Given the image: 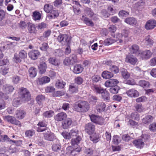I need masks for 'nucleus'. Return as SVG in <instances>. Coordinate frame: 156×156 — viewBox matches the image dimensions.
<instances>
[{
    "label": "nucleus",
    "mask_w": 156,
    "mask_h": 156,
    "mask_svg": "<svg viewBox=\"0 0 156 156\" xmlns=\"http://www.w3.org/2000/svg\"><path fill=\"white\" fill-rule=\"evenodd\" d=\"M106 105L103 102L99 103L96 106V109L99 112L104 111L105 110Z\"/></svg>",
    "instance_id": "c9c22d12"
},
{
    "label": "nucleus",
    "mask_w": 156,
    "mask_h": 156,
    "mask_svg": "<svg viewBox=\"0 0 156 156\" xmlns=\"http://www.w3.org/2000/svg\"><path fill=\"white\" fill-rule=\"evenodd\" d=\"M119 82L116 79H110L105 82V85L107 87H112L116 86Z\"/></svg>",
    "instance_id": "4468645a"
},
{
    "label": "nucleus",
    "mask_w": 156,
    "mask_h": 156,
    "mask_svg": "<svg viewBox=\"0 0 156 156\" xmlns=\"http://www.w3.org/2000/svg\"><path fill=\"white\" fill-rule=\"evenodd\" d=\"M67 153L68 154H71L73 155H74V151L73 147H68L66 148Z\"/></svg>",
    "instance_id": "0e129e2a"
},
{
    "label": "nucleus",
    "mask_w": 156,
    "mask_h": 156,
    "mask_svg": "<svg viewBox=\"0 0 156 156\" xmlns=\"http://www.w3.org/2000/svg\"><path fill=\"white\" fill-rule=\"evenodd\" d=\"M134 107L136 110L139 112H143L144 110V108L143 107L142 105L140 103H136L134 105Z\"/></svg>",
    "instance_id": "37998d69"
},
{
    "label": "nucleus",
    "mask_w": 156,
    "mask_h": 156,
    "mask_svg": "<svg viewBox=\"0 0 156 156\" xmlns=\"http://www.w3.org/2000/svg\"><path fill=\"white\" fill-rule=\"evenodd\" d=\"M78 132V131L77 129H72L69 132L70 138L76 136Z\"/></svg>",
    "instance_id": "680f3d73"
},
{
    "label": "nucleus",
    "mask_w": 156,
    "mask_h": 156,
    "mask_svg": "<svg viewBox=\"0 0 156 156\" xmlns=\"http://www.w3.org/2000/svg\"><path fill=\"white\" fill-rule=\"evenodd\" d=\"M85 131L89 135L93 134L95 131V126L92 123H89L85 126Z\"/></svg>",
    "instance_id": "1a4fd4ad"
},
{
    "label": "nucleus",
    "mask_w": 156,
    "mask_h": 156,
    "mask_svg": "<svg viewBox=\"0 0 156 156\" xmlns=\"http://www.w3.org/2000/svg\"><path fill=\"white\" fill-rule=\"evenodd\" d=\"M35 133V131L33 129L27 130L25 133V134L26 136L30 137L33 136Z\"/></svg>",
    "instance_id": "4d7b16f0"
},
{
    "label": "nucleus",
    "mask_w": 156,
    "mask_h": 156,
    "mask_svg": "<svg viewBox=\"0 0 156 156\" xmlns=\"http://www.w3.org/2000/svg\"><path fill=\"white\" fill-rule=\"evenodd\" d=\"M56 142L57 143L53 144L52 146V150L55 151H58L60 150L61 148V145L58 142V140H57Z\"/></svg>",
    "instance_id": "58836bf2"
},
{
    "label": "nucleus",
    "mask_w": 156,
    "mask_h": 156,
    "mask_svg": "<svg viewBox=\"0 0 156 156\" xmlns=\"http://www.w3.org/2000/svg\"><path fill=\"white\" fill-rule=\"evenodd\" d=\"M4 119L8 122L12 124L17 126L19 127H21L22 126L20 122L16 120L14 117L10 115H6L4 116Z\"/></svg>",
    "instance_id": "0eeeda50"
},
{
    "label": "nucleus",
    "mask_w": 156,
    "mask_h": 156,
    "mask_svg": "<svg viewBox=\"0 0 156 156\" xmlns=\"http://www.w3.org/2000/svg\"><path fill=\"white\" fill-rule=\"evenodd\" d=\"M101 97L105 101H108L110 100L109 93L105 89L101 94Z\"/></svg>",
    "instance_id": "7c9ffc66"
},
{
    "label": "nucleus",
    "mask_w": 156,
    "mask_h": 156,
    "mask_svg": "<svg viewBox=\"0 0 156 156\" xmlns=\"http://www.w3.org/2000/svg\"><path fill=\"white\" fill-rule=\"evenodd\" d=\"M119 89V87L116 85L111 87L109 89V91L112 94H116L118 93Z\"/></svg>",
    "instance_id": "a18cd8bd"
},
{
    "label": "nucleus",
    "mask_w": 156,
    "mask_h": 156,
    "mask_svg": "<svg viewBox=\"0 0 156 156\" xmlns=\"http://www.w3.org/2000/svg\"><path fill=\"white\" fill-rule=\"evenodd\" d=\"M38 68L40 73L41 74H43L46 71L47 68V65L45 62H42L38 66Z\"/></svg>",
    "instance_id": "c85d7f7f"
},
{
    "label": "nucleus",
    "mask_w": 156,
    "mask_h": 156,
    "mask_svg": "<svg viewBox=\"0 0 156 156\" xmlns=\"http://www.w3.org/2000/svg\"><path fill=\"white\" fill-rule=\"evenodd\" d=\"M94 150L92 148H87L85 150V153L87 155L85 156H101L100 155H91L93 154Z\"/></svg>",
    "instance_id": "3c124183"
},
{
    "label": "nucleus",
    "mask_w": 156,
    "mask_h": 156,
    "mask_svg": "<svg viewBox=\"0 0 156 156\" xmlns=\"http://www.w3.org/2000/svg\"><path fill=\"white\" fill-rule=\"evenodd\" d=\"M67 117L66 114L64 112H60L57 114L55 117V120L58 121H62L64 120Z\"/></svg>",
    "instance_id": "ddd939ff"
},
{
    "label": "nucleus",
    "mask_w": 156,
    "mask_h": 156,
    "mask_svg": "<svg viewBox=\"0 0 156 156\" xmlns=\"http://www.w3.org/2000/svg\"><path fill=\"white\" fill-rule=\"evenodd\" d=\"M125 61L127 63H130L131 65H134L138 61L137 58L133 55L129 54L126 55Z\"/></svg>",
    "instance_id": "6e6552de"
},
{
    "label": "nucleus",
    "mask_w": 156,
    "mask_h": 156,
    "mask_svg": "<svg viewBox=\"0 0 156 156\" xmlns=\"http://www.w3.org/2000/svg\"><path fill=\"white\" fill-rule=\"evenodd\" d=\"M120 142V138L118 136L116 135L113 136V143L115 144H118Z\"/></svg>",
    "instance_id": "338daca9"
},
{
    "label": "nucleus",
    "mask_w": 156,
    "mask_h": 156,
    "mask_svg": "<svg viewBox=\"0 0 156 156\" xmlns=\"http://www.w3.org/2000/svg\"><path fill=\"white\" fill-rule=\"evenodd\" d=\"M69 57L72 65L77 62V56L75 54L71 55Z\"/></svg>",
    "instance_id": "864d4df0"
},
{
    "label": "nucleus",
    "mask_w": 156,
    "mask_h": 156,
    "mask_svg": "<svg viewBox=\"0 0 156 156\" xmlns=\"http://www.w3.org/2000/svg\"><path fill=\"white\" fill-rule=\"evenodd\" d=\"M47 131L43 133L44 139L49 141H53L55 140L56 136L54 133L48 129Z\"/></svg>",
    "instance_id": "39448f33"
},
{
    "label": "nucleus",
    "mask_w": 156,
    "mask_h": 156,
    "mask_svg": "<svg viewBox=\"0 0 156 156\" xmlns=\"http://www.w3.org/2000/svg\"><path fill=\"white\" fill-rule=\"evenodd\" d=\"M44 99V97L42 95L40 94L37 95L36 97V100L37 103L39 105H40L42 101Z\"/></svg>",
    "instance_id": "13d9d810"
},
{
    "label": "nucleus",
    "mask_w": 156,
    "mask_h": 156,
    "mask_svg": "<svg viewBox=\"0 0 156 156\" xmlns=\"http://www.w3.org/2000/svg\"><path fill=\"white\" fill-rule=\"evenodd\" d=\"M66 85L65 82L62 81L58 80L55 83V86L58 88L62 89Z\"/></svg>",
    "instance_id": "49530a36"
},
{
    "label": "nucleus",
    "mask_w": 156,
    "mask_h": 156,
    "mask_svg": "<svg viewBox=\"0 0 156 156\" xmlns=\"http://www.w3.org/2000/svg\"><path fill=\"white\" fill-rule=\"evenodd\" d=\"M125 22L128 24L132 26H134L137 23L136 19L133 17H128L126 18L124 21Z\"/></svg>",
    "instance_id": "412c9836"
},
{
    "label": "nucleus",
    "mask_w": 156,
    "mask_h": 156,
    "mask_svg": "<svg viewBox=\"0 0 156 156\" xmlns=\"http://www.w3.org/2000/svg\"><path fill=\"white\" fill-rule=\"evenodd\" d=\"M140 51L139 46L136 44L133 45L129 48V51L131 54L138 53Z\"/></svg>",
    "instance_id": "5701e85b"
},
{
    "label": "nucleus",
    "mask_w": 156,
    "mask_h": 156,
    "mask_svg": "<svg viewBox=\"0 0 156 156\" xmlns=\"http://www.w3.org/2000/svg\"><path fill=\"white\" fill-rule=\"evenodd\" d=\"M5 16V12L0 10V26L5 25L6 24V20H4Z\"/></svg>",
    "instance_id": "a878e982"
},
{
    "label": "nucleus",
    "mask_w": 156,
    "mask_h": 156,
    "mask_svg": "<svg viewBox=\"0 0 156 156\" xmlns=\"http://www.w3.org/2000/svg\"><path fill=\"white\" fill-rule=\"evenodd\" d=\"M89 116L91 121L93 122L101 125L105 124V120L102 117L93 114Z\"/></svg>",
    "instance_id": "7ed1b4c3"
},
{
    "label": "nucleus",
    "mask_w": 156,
    "mask_h": 156,
    "mask_svg": "<svg viewBox=\"0 0 156 156\" xmlns=\"http://www.w3.org/2000/svg\"><path fill=\"white\" fill-rule=\"evenodd\" d=\"M54 112L52 110H49L44 112L43 113V116L46 118H51L54 115Z\"/></svg>",
    "instance_id": "de8ad7c7"
},
{
    "label": "nucleus",
    "mask_w": 156,
    "mask_h": 156,
    "mask_svg": "<svg viewBox=\"0 0 156 156\" xmlns=\"http://www.w3.org/2000/svg\"><path fill=\"white\" fill-rule=\"evenodd\" d=\"M48 61L49 63L55 66H58L60 64L59 61L55 57L50 58L48 59Z\"/></svg>",
    "instance_id": "473e14b6"
},
{
    "label": "nucleus",
    "mask_w": 156,
    "mask_h": 156,
    "mask_svg": "<svg viewBox=\"0 0 156 156\" xmlns=\"http://www.w3.org/2000/svg\"><path fill=\"white\" fill-rule=\"evenodd\" d=\"M83 68L80 64H77L74 66L73 72L75 74H79L82 72Z\"/></svg>",
    "instance_id": "b1692460"
},
{
    "label": "nucleus",
    "mask_w": 156,
    "mask_h": 156,
    "mask_svg": "<svg viewBox=\"0 0 156 156\" xmlns=\"http://www.w3.org/2000/svg\"><path fill=\"white\" fill-rule=\"evenodd\" d=\"M109 70L112 72H113L115 74L118 73L119 71V67L114 65L109 66Z\"/></svg>",
    "instance_id": "79ce46f5"
},
{
    "label": "nucleus",
    "mask_w": 156,
    "mask_h": 156,
    "mask_svg": "<svg viewBox=\"0 0 156 156\" xmlns=\"http://www.w3.org/2000/svg\"><path fill=\"white\" fill-rule=\"evenodd\" d=\"M33 19L34 20H39L41 18V15L38 12L35 11L33 13Z\"/></svg>",
    "instance_id": "6e6d98bb"
},
{
    "label": "nucleus",
    "mask_w": 156,
    "mask_h": 156,
    "mask_svg": "<svg viewBox=\"0 0 156 156\" xmlns=\"http://www.w3.org/2000/svg\"><path fill=\"white\" fill-rule=\"evenodd\" d=\"M156 27V20H148L145 25V28L147 30H151L153 29Z\"/></svg>",
    "instance_id": "9d476101"
},
{
    "label": "nucleus",
    "mask_w": 156,
    "mask_h": 156,
    "mask_svg": "<svg viewBox=\"0 0 156 156\" xmlns=\"http://www.w3.org/2000/svg\"><path fill=\"white\" fill-rule=\"evenodd\" d=\"M133 143L137 148L140 149L143 148L144 145V142L141 139L134 140Z\"/></svg>",
    "instance_id": "6ab92c4d"
},
{
    "label": "nucleus",
    "mask_w": 156,
    "mask_h": 156,
    "mask_svg": "<svg viewBox=\"0 0 156 156\" xmlns=\"http://www.w3.org/2000/svg\"><path fill=\"white\" fill-rule=\"evenodd\" d=\"M81 140L80 136H78L76 138L72 139L71 141V144L72 146L78 145L80 141Z\"/></svg>",
    "instance_id": "c756f323"
},
{
    "label": "nucleus",
    "mask_w": 156,
    "mask_h": 156,
    "mask_svg": "<svg viewBox=\"0 0 156 156\" xmlns=\"http://www.w3.org/2000/svg\"><path fill=\"white\" fill-rule=\"evenodd\" d=\"M127 95L129 97H136L139 96V92L136 90L133 89H129L126 91Z\"/></svg>",
    "instance_id": "2eb2a0df"
},
{
    "label": "nucleus",
    "mask_w": 156,
    "mask_h": 156,
    "mask_svg": "<svg viewBox=\"0 0 156 156\" xmlns=\"http://www.w3.org/2000/svg\"><path fill=\"white\" fill-rule=\"evenodd\" d=\"M113 74L109 71H104L102 73V76L104 78L109 79L113 76Z\"/></svg>",
    "instance_id": "cd10ccee"
},
{
    "label": "nucleus",
    "mask_w": 156,
    "mask_h": 156,
    "mask_svg": "<svg viewBox=\"0 0 156 156\" xmlns=\"http://www.w3.org/2000/svg\"><path fill=\"white\" fill-rule=\"evenodd\" d=\"M23 101L19 97V98L14 99L13 101L12 105L15 107H18L20 105H21Z\"/></svg>",
    "instance_id": "4c0bfd02"
},
{
    "label": "nucleus",
    "mask_w": 156,
    "mask_h": 156,
    "mask_svg": "<svg viewBox=\"0 0 156 156\" xmlns=\"http://www.w3.org/2000/svg\"><path fill=\"white\" fill-rule=\"evenodd\" d=\"M91 135L90 137V140L94 143L98 142L99 140V136L98 134L94 133Z\"/></svg>",
    "instance_id": "e433bc0d"
},
{
    "label": "nucleus",
    "mask_w": 156,
    "mask_h": 156,
    "mask_svg": "<svg viewBox=\"0 0 156 156\" xmlns=\"http://www.w3.org/2000/svg\"><path fill=\"white\" fill-rule=\"evenodd\" d=\"M19 56L21 59H24L27 57V53L25 50H21L19 53Z\"/></svg>",
    "instance_id": "5fc2aeb1"
},
{
    "label": "nucleus",
    "mask_w": 156,
    "mask_h": 156,
    "mask_svg": "<svg viewBox=\"0 0 156 156\" xmlns=\"http://www.w3.org/2000/svg\"><path fill=\"white\" fill-rule=\"evenodd\" d=\"M29 76L32 78L35 77L37 74L36 69L34 67H31L29 69Z\"/></svg>",
    "instance_id": "2f4dec72"
},
{
    "label": "nucleus",
    "mask_w": 156,
    "mask_h": 156,
    "mask_svg": "<svg viewBox=\"0 0 156 156\" xmlns=\"http://www.w3.org/2000/svg\"><path fill=\"white\" fill-rule=\"evenodd\" d=\"M64 120L62 123V127L64 129H67L72 124V120L70 118H67Z\"/></svg>",
    "instance_id": "dca6fc26"
},
{
    "label": "nucleus",
    "mask_w": 156,
    "mask_h": 156,
    "mask_svg": "<svg viewBox=\"0 0 156 156\" xmlns=\"http://www.w3.org/2000/svg\"><path fill=\"white\" fill-rule=\"evenodd\" d=\"M152 53L149 50H146L140 53V57L142 60H147L150 58L152 56Z\"/></svg>",
    "instance_id": "9b49d317"
},
{
    "label": "nucleus",
    "mask_w": 156,
    "mask_h": 156,
    "mask_svg": "<svg viewBox=\"0 0 156 156\" xmlns=\"http://www.w3.org/2000/svg\"><path fill=\"white\" fill-rule=\"evenodd\" d=\"M153 119V117L151 115H147L143 119V122L145 124L150 122Z\"/></svg>",
    "instance_id": "c03bdc74"
},
{
    "label": "nucleus",
    "mask_w": 156,
    "mask_h": 156,
    "mask_svg": "<svg viewBox=\"0 0 156 156\" xmlns=\"http://www.w3.org/2000/svg\"><path fill=\"white\" fill-rule=\"evenodd\" d=\"M74 110L79 112L85 113L90 108V105L87 101H79L76 102L73 107Z\"/></svg>",
    "instance_id": "f257e3e1"
},
{
    "label": "nucleus",
    "mask_w": 156,
    "mask_h": 156,
    "mask_svg": "<svg viewBox=\"0 0 156 156\" xmlns=\"http://www.w3.org/2000/svg\"><path fill=\"white\" fill-rule=\"evenodd\" d=\"M100 14L101 17L104 19L108 17L110 15L107 11L105 9L102 10Z\"/></svg>",
    "instance_id": "09e8293b"
},
{
    "label": "nucleus",
    "mask_w": 156,
    "mask_h": 156,
    "mask_svg": "<svg viewBox=\"0 0 156 156\" xmlns=\"http://www.w3.org/2000/svg\"><path fill=\"white\" fill-rule=\"evenodd\" d=\"M131 118L136 120H139L140 117L139 114L136 112L132 113L130 115Z\"/></svg>",
    "instance_id": "bf43d9fd"
},
{
    "label": "nucleus",
    "mask_w": 156,
    "mask_h": 156,
    "mask_svg": "<svg viewBox=\"0 0 156 156\" xmlns=\"http://www.w3.org/2000/svg\"><path fill=\"white\" fill-rule=\"evenodd\" d=\"M0 86L3 91L6 93H9L12 92L14 89L12 86L5 84L4 80H0Z\"/></svg>",
    "instance_id": "20e7f679"
},
{
    "label": "nucleus",
    "mask_w": 156,
    "mask_h": 156,
    "mask_svg": "<svg viewBox=\"0 0 156 156\" xmlns=\"http://www.w3.org/2000/svg\"><path fill=\"white\" fill-rule=\"evenodd\" d=\"M19 97L23 101H27L31 99V95L29 91L26 88L21 87L19 89Z\"/></svg>",
    "instance_id": "f03ea898"
},
{
    "label": "nucleus",
    "mask_w": 156,
    "mask_h": 156,
    "mask_svg": "<svg viewBox=\"0 0 156 156\" xmlns=\"http://www.w3.org/2000/svg\"><path fill=\"white\" fill-rule=\"evenodd\" d=\"M143 42L147 45L152 44L153 43V41L149 36L146 37L143 40Z\"/></svg>",
    "instance_id": "8fccbe9b"
},
{
    "label": "nucleus",
    "mask_w": 156,
    "mask_h": 156,
    "mask_svg": "<svg viewBox=\"0 0 156 156\" xmlns=\"http://www.w3.org/2000/svg\"><path fill=\"white\" fill-rule=\"evenodd\" d=\"M26 115L25 112L22 110H18L16 111L15 114L16 117L19 119H23Z\"/></svg>",
    "instance_id": "bb28decb"
},
{
    "label": "nucleus",
    "mask_w": 156,
    "mask_h": 156,
    "mask_svg": "<svg viewBox=\"0 0 156 156\" xmlns=\"http://www.w3.org/2000/svg\"><path fill=\"white\" fill-rule=\"evenodd\" d=\"M84 21L86 24L88 26L93 27L94 25L93 23L89 18H84Z\"/></svg>",
    "instance_id": "052dcab7"
},
{
    "label": "nucleus",
    "mask_w": 156,
    "mask_h": 156,
    "mask_svg": "<svg viewBox=\"0 0 156 156\" xmlns=\"http://www.w3.org/2000/svg\"><path fill=\"white\" fill-rule=\"evenodd\" d=\"M139 84L144 88H146L149 87L150 84L147 81L144 80H141L139 81Z\"/></svg>",
    "instance_id": "a19ab883"
},
{
    "label": "nucleus",
    "mask_w": 156,
    "mask_h": 156,
    "mask_svg": "<svg viewBox=\"0 0 156 156\" xmlns=\"http://www.w3.org/2000/svg\"><path fill=\"white\" fill-rule=\"evenodd\" d=\"M94 90L96 93L101 94L105 90L101 87H99L97 86H94Z\"/></svg>",
    "instance_id": "603ef678"
},
{
    "label": "nucleus",
    "mask_w": 156,
    "mask_h": 156,
    "mask_svg": "<svg viewBox=\"0 0 156 156\" xmlns=\"http://www.w3.org/2000/svg\"><path fill=\"white\" fill-rule=\"evenodd\" d=\"M50 80V79L49 77L44 76L38 78L37 83L41 85L49 83Z\"/></svg>",
    "instance_id": "f3484780"
},
{
    "label": "nucleus",
    "mask_w": 156,
    "mask_h": 156,
    "mask_svg": "<svg viewBox=\"0 0 156 156\" xmlns=\"http://www.w3.org/2000/svg\"><path fill=\"white\" fill-rule=\"evenodd\" d=\"M27 29L29 33L35 34L37 32V30L34 24L30 22L27 23Z\"/></svg>",
    "instance_id": "393cba45"
},
{
    "label": "nucleus",
    "mask_w": 156,
    "mask_h": 156,
    "mask_svg": "<svg viewBox=\"0 0 156 156\" xmlns=\"http://www.w3.org/2000/svg\"><path fill=\"white\" fill-rule=\"evenodd\" d=\"M117 40L112 39L111 38H109L105 39L103 43V45L105 46H108L116 42Z\"/></svg>",
    "instance_id": "72a5a7b5"
},
{
    "label": "nucleus",
    "mask_w": 156,
    "mask_h": 156,
    "mask_svg": "<svg viewBox=\"0 0 156 156\" xmlns=\"http://www.w3.org/2000/svg\"><path fill=\"white\" fill-rule=\"evenodd\" d=\"M40 52L37 50H34L31 51L28 53L29 57L32 60L37 59L40 55Z\"/></svg>",
    "instance_id": "f8f14e48"
},
{
    "label": "nucleus",
    "mask_w": 156,
    "mask_h": 156,
    "mask_svg": "<svg viewBox=\"0 0 156 156\" xmlns=\"http://www.w3.org/2000/svg\"><path fill=\"white\" fill-rule=\"evenodd\" d=\"M53 6L51 5L47 4L45 5L44 7V11L46 12L49 13L53 9Z\"/></svg>",
    "instance_id": "ea45409f"
},
{
    "label": "nucleus",
    "mask_w": 156,
    "mask_h": 156,
    "mask_svg": "<svg viewBox=\"0 0 156 156\" xmlns=\"http://www.w3.org/2000/svg\"><path fill=\"white\" fill-rule=\"evenodd\" d=\"M69 90L71 94L76 93L78 91V87L75 83H71L69 86Z\"/></svg>",
    "instance_id": "aec40b11"
},
{
    "label": "nucleus",
    "mask_w": 156,
    "mask_h": 156,
    "mask_svg": "<svg viewBox=\"0 0 156 156\" xmlns=\"http://www.w3.org/2000/svg\"><path fill=\"white\" fill-rule=\"evenodd\" d=\"M85 11L87 15L90 17H92L94 14L93 12L90 8L86 9Z\"/></svg>",
    "instance_id": "69168bd1"
},
{
    "label": "nucleus",
    "mask_w": 156,
    "mask_h": 156,
    "mask_svg": "<svg viewBox=\"0 0 156 156\" xmlns=\"http://www.w3.org/2000/svg\"><path fill=\"white\" fill-rule=\"evenodd\" d=\"M120 73L124 79H127L130 76V74L126 69H122Z\"/></svg>",
    "instance_id": "f704fd0d"
},
{
    "label": "nucleus",
    "mask_w": 156,
    "mask_h": 156,
    "mask_svg": "<svg viewBox=\"0 0 156 156\" xmlns=\"http://www.w3.org/2000/svg\"><path fill=\"white\" fill-rule=\"evenodd\" d=\"M83 79L81 77H77L75 79V82L78 85L81 84L83 82Z\"/></svg>",
    "instance_id": "774afa93"
},
{
    "label": "nucleus",
    "mask_w": 156,
    "mask_h": 156,
    "mask_svg": "<svg viewBox=\"0 0 156 156\" xmlns=\"http://www.w3.org/2000/svg\"><path fill=\"white\" fill-rule=\"evenodd\" d=\"M65 92L63 90L58 91L54 92L53 95L54 97H59L65 94Z\"/></svg>",
    "instance_id": "e2e57ef3"
},
{
    "label": "nucleus",
    "mask_w": 156,
    "mask_h": 156,
    "mask_svg": "<svg viewBox=\"0 0 156 156\" xmlns=\"http://www.w3.org/2000/svg\"><path fill=\"white\" fill-rule=\"evenodd\" d=\"M58 41L63 45H69L70 43V40L66 34H62L58 36L57 38Z\"/></svg>",
    "instance_id": "423d86ee"
},
{
    "label": "nucleus",
    "mask_w": 156,
    "mask_h": 156,
    "mask_svg": "<svg viewBox=\"0 0 156 156\" xmlns=\"http://www.w3.org/2000/svg\"><path fill=\"white\" fill-rule=\"evenodd\" d=\"M128 36V32L127 30H123L122 34L118 33L116 35L117 39L116 40H119V42L121 43L122 42V37H127Z\"/></svg>",
    "instance_id": "a211bd4d"
},
{
    "label": "nucleus",
    "mask_w": 156,
    "mask_h": 156,
    "mask_svg": "<svg viewBox=\"0 0 156 156\" xmlns=\"http://www.w3.org/2000/svg\"><path fill=\"white\" fill-rule=\"evenodd\" d=\"M49 13L48 14L47 17L49 19H54L57 17L59 15V13L58 11L56 10H53L52 9Z\"/></svg>",
    "instance_id": "4be33fe9"
}]
</instances>
